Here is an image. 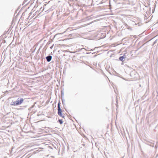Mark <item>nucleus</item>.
<instances>
[{"label": "nucleus", "mask_w": 158, "mask_h": 158, "mask_svg": "<svg viewBox=\"0 0 158 158\" xmlns=\"http://www.w3.org/2000/svg\"><path fill=\"white\" fill-rule=\"evenodd\" d=\"M52 56L51 55H49L45 57V58L46 59L47 61L48 62H50L51 60L52 59Z\"/></svg>", "instance_id": "20e7f679"}, {"label": "nucleus", "mask_w": 158, "mask_h": 158, "mask_svg": "<svg viewBox=\"0 0 158 158\" xmlns=\"http://www.w3.org/2000/svg\"><path fill=\"white\" fill-rule=\"evenodd\" d=\"M24 99L19 97L17 98H14L10 103V106H18L21 105L24 102Z\"/></svg>", "instance_id": "f257e3e1"}, {"label": "nucleus", "mask_w": 158, "mask_h": 158, "mask_svg": "<svg viewBox=\"0 0 158 158\" xmlns=\"http://www.w3.org/2000/svg\"><path fill=\"white\" fill-rule=\"evenodd\" d=\"M83 49H84V48H81V49L80 50H83Z\"/></svg>", "instance_id": "4be33fe9"}, {"label": "nucleus", "mask_w": 158, "mask_h": 158, "mask_svg": "<svg viewBox=\"0 0 158 158\" xmlns=\"http://www.w3.org/2000/svg\"><path fill=\"white\" fill-rule=\"evenodd\" d=\"M35 49L34 50V51H33L32 52V53H33L34 52H35Z\"/></svg>", "instance_id": "aec40b11"}, {"label": "nucleus", "mask_w": 158, "mask_h": 158, "mask_svg": "<svg viewBox=\"0 0 158 158\" xmlns=\"http://www.w3.org/2000/svg\"><path fill=\"white\" fill-rule=\"evenodd\" d=\"M144 45V44L143 45H142L141 46H140V48H138L137 49V51L139 50V49L141 48L143 45Z\"/></svg>", "instance_id": "4468645a"}, {"label": "nucleus", "mask_w": 158, "mask_h": 158, "mask_svg": "<svg viewBox=\"0 0 158 158\" xmlns=\"http://www.w3.org/2000/svg\"><path fill=\"white\" fill-rule=\"evenodd\" d=\"M144 19H145V20L146 19H147V17L146 15H145Z\"/></svg>", "instance_id": "ddd939ff"}, {"label": "nucleus", "mask_w": 158, "mask_h": 158, "mask_svg": "<svg viewBox=\"0 0 158 158\" xmlns=\"http://www.w3.org/2000/svg\"><path fill=\"white\" fill-rule=\"evenodd\" d=\"M37 52V53H38V52H39L38 51V52Z\"/></svg>", "instance_id": "a878e982"}, {"label": "nucleus", "mask_w": 158, "mask_h": 158, "mask_svg": "<svg viewBox=\"0 0 158 158\" xmlns=\"http://www.w3.org/2000/svg\"><path fill=\"white\" fill-rule=\"evenodd\" d=\"M50 48L51 49H52V47H50Z\"/></svg>", "instance_id": "5701e85b"}, {"label": "nucleus", "mask_w": 158, "mask_h": 158, "mask_svg": "<svg viewBox=\"0 0 158 158\" xmlns=\"http://www.w3.org/2000/svg\"><path fill=\"white\" fill-rule=\"evenodd\" d=\"M40 115H39V114H38V115H37L38 116H40Z\"/></svg>", "instance_id": "b1692460"}, {"label": "nucleus", "mask_w": 158, "mask_h": 158, "mask_svg": "<svg viewBox=\"0 0 158 158\" xmlns=\"http://www.w3.org/2000/svg\"><path fill=\"white\" fill-rule=\"evenodd\" d=\"M91 53V52H87L86 53V54H89Z\"/></svg>", "instance_id": "f3484780"}, {"label": "nucleus", "mask_w": 158, "mask_h": 158, "mask_svg": "<svg viewBox=\"0 0 158 158\" xmlns=\"http://www.w3.org/2000/svg\"><path fill=\"white\" fill-rule=\"evenodd\" d=\"M102 35H103V36L101 37V38H104L106 37V34L105 33H102Z\"/></svg>", "instance_id": "9d476101"}, {"label": "nucleus", "mask_w": 158, "mask_h": 158, "mask_svg": "<svg viewBox=\"0 0 158 158\" xmlns=\"http://www.w3.org/2000/svg\"><path fill=\"white\" fill-rule=\"evenodd\" d=\"M64 88H62V87L61 88V98H63L64 96Z\"/></svg>", "instance_id": "423d86ee"}, {"label": "nucleus", "mask_w": 158, "mask_h": 158, "mask_svg": "<svg viewBox=\"0 0 158 158\" xmlns=\"http://www.w3.org/2000/svg\"><path fill=\"white\" fill-rule=\"evenodd\" d=\"M61 98L62 102H65V99H64V98Z\"/></svg>", "instance_id": "f8f14e48"}, {"label": "nucleus", "mask_w": 158, "mask_h": 158, "mask_svg": "<svg viewBox=\"0 0 158 158\" xmlns=\"http://www.w3.org/2000/svg\"><path fill=\"white\" fill-rule=\"evenodd\" d=\"M37 52V53H38V52H39L38 51V52Z\"/></svg>", "instance_id": "bb28decb"}, {"label": "nucleus", "mask_w": 158, "mask_h": 158, "mask_svg": "<svg viewBox=\"0 0 158 158\" xmlns=\"http://www.w3.org/2000/svg\"><path fill=\"white\" fill-rule=\"evenodd\" d=\"M139 147H140V150L142 152H143V151L142 150V149H141V146L140 145L139 146Z\"/></svg>", "instance_id": "a211bd4d"}, {"label": "nucleus", "mask_w": 158, "mask_h": 158, "mask_svg": "<svg viewBox=\"0 0 158 158\" xmlns=\"http://www.w3.org/2000/svg\"><path fill=\"white\" fill-rule=\"evenodd\" d=\"M60 100H59L58 105H57V108H58V112H57V114L58 115L60 116V117H62L63 118H64L65 116L64 115H63V114L62 113V110H61V108H60Z\"/></svg>", "instance_id": "f03ea898"}, {"label": "nucleus", "mask_w": 158, "mask_h": 158, "mask_svg": "<svg viewBox=\"0 0 158 158\" xmlns=\"http://www.w3.org/2000/svg\"><path fill=\"white\" fill-rule=\"evenodd\" d=\"M62 102V104H63V106H64L65 105V103H64V102Z\"/></svg>", "instance_id": "2eb2a0df"}, {"label": "nucleus", "mask_w": 158, "mask_h": 158, "mask_svg": "<svg viewBox=\"0 0 158 158\" xmlns=\"http://www.w3.org/2000/svg\"><path fill=\"white\" fill-rule=\"evenodd\" d=\"M33 107V106H32L30 107L29 108H28V110H29V111H30L31 110V109Z\"/></svg>", "instance_id": "9b49d317"}, {"label": "nucleus", "mask_w": 158, "mask_h": 158, "mask_svg": "<svg viewBox=\"0 0 158 158\" xmlns=\"http://www.w3.org/2000/svg\"><path fill=\"white\" fill-rule=\"evenodd\" d=\"M58 121L60 124H62L63 123V121L62 119H59Z\"/></svg>", "instance_id": "0eeeda50"}, {"label": "nucleus", "mask_w": 158, "mask_h": 158, "mask_svg": "<svg viewBox=\"0 0 158 158\" xmlns=\"http://www.w3.org/2000/svg\"><path fill=\"white\" fill-rule=\"evenodd\" d=\"M29 2H28L27 3H26L25 5H27Z\"/></svg>", "instance_id": "412c9836"}, {"label": "nucleus", "mask_w": 158, "mask_h": 158, "mask_svg": "<svg viewBox=\"0 0 158 158\" xmlns=\"http://www.w3.org/2000/svg\"><path fill=\"white\" fill-rule=\"evenodd\" d=\"M155 147L156 149L158 147L156 145Z\"/></svg>", "instance_id": "dca6fc26"}, {"label": "nucleus", "mask_w": 158, "mask_h": 158, "mask_svg": "<svg viewBox=\"0 0 158 158\" xmlns=\"http://www.w3.org/2000/svg\"><path fill=\"white\" fill-rule=\"evenodd\" d=\"M134 71H131L130 73V75L131 77H133L134 76H133V75L134 73Z\"/></svg>", "instance_id": "1a4fd4ad"}, {"label": "nucleus", "mask_w": 158, "mask_h": 158, "mask_svg": "<svg viewBox=\"0 0 158 158\" xmlns=\"http://www.w3.org/2000/svg\"><path fill=\"white\" fill-rule=\"evenodd\" d=\"M49 2H50V1L48 2V3H49Z\"/></svg>", "instance_id": "393cba45"}, {"label": "nucleus", "mask_w": 158, "mask_h": 158, "mask_svg": "<svg viewBox=\"0 0 158 158\" xmlns=\"http://www.w3.org/2000/svg\"><path fill=\"white\" fill-rule=\"evenodd\" d=\"M154 12V10L153 9L152 11V13H153Z\"/></svg>", "instance_id": "6ab92c4d"}, {"label": "nucleus", "mask_w": 158, "mask_h": 158, "mask_svg": "<svg viewBox=\"0 0 158 158\" xmlns=\"http://www.w3.org/2000/svg\"><path fill=\"white\" fill-rule=\"evenodd\" d=\"M126 58V56L125 54L122 56H120L119 58V60L122 62H123L125 61Z\"/></svg>", "instance_id": "7ed1b4c3"}, {"label": "nucleus", "mask_w": 158, "mask_h": 158, "mask_svg": "<svg viewBox=\"0 0 158 158\" xmlns=\"http://www.w3.org/2000/svg\"><path fill=\"white\" fill-rule=\"evenodd\" d=\"M27 107H28V105H26L25 106H20V108H18V110H25V109H26Z\"/></svg>", "instance_id": "39448f33"}, {"label": "nucleus", "mask_w": 158, "mask_h": 158, "mask_svg": "<svg viewBox=\"0 0 158 158\" xmlns=\"http://www.w3.org/2000/svg\"><path fill=\"white\" fill-rule=\"evenodd\" d=\"M149 143H150V144H148L149 145H150V146L154 147V143H152L151 142H149Z\"/></svg>", "instance_id": "6e6552de"}]
</instances>
